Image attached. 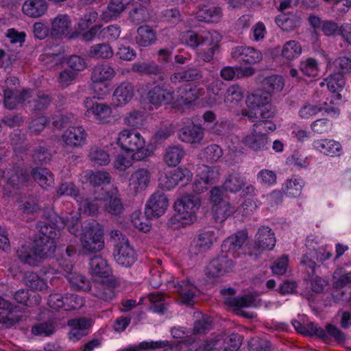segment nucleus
Here are the masks:
<instances>
[{"label": "nucleus", "mask_w": 351, "mask_h": 351, "mask_svg": "<svg viewBox=\"0 0 351 351\" xmlns=\"http://www.w3.org/2000/svg\"><path fill=\"white\" fill-rule=\"evenodd\" d=\"M200 206V199L197 195H187L182 196L174 204L176 214L168 221L170 226L178 228L192 223L196 220V211Z\"/></svg>", "instance_id": "nucleus-1"}, {"label": "nucleus", "mask_w": 351, "mask_h": 351, "mask_svg": "<svg viewBox=\"0 0 351 351\" xmlns=\"http://www.w3.org/2000/svg\"><path fill=\"white\" fill-rule=\"evenodd\" d=\"M117 144L125 152H134L132 156L134 160H143L151 154V152L145 147V139L139 132L134 130L125 129L122 130L119 134Z\"/></svg>", "instance_id": "nucleus-2"}, {"label": "nucleus", "mask_w": 351, "mask_h": 351, "mask_svg": "<svg viewBox=\"0 0 351 351\" xmlns=\"http://www.w3.org/2000/svg\"><path fill=\"white\" fill-rule=\"evenodd\" d=\"M110 235L116 243L113 253L116 262L122 267H131L136 262L137 256L128 238L117 230H112Z\"/></svg>", "instance_id": "nucleus-3"}, {"label": "nucleus", "mask_w": 351, "mask_h": 351, "mask_svg": "<svg viewBox=\"0 0 351 351\" xmlns=\"http://www.w3.org/2000/svg\"><path fill=\"white\" fill-rule=\"evenodd\" d=\"M39 234L36 235L32 243L34 249L43 261L53 256L59 236L56 232L48 231L46 228L40 226Z\"/></svg>", "instance_id": "nucleus-4"}, {"label": "nucleus", "mask_w": 351, "mask_h": 351, "mask_svg": "<svg viewBox=\"0 0 351 351\" xmlns=\"http://www.w3.org/2000/svg\"><path fill=\"white\" fill-rule=\"evenodd\" d=\"M80 240L84 253L100 252L104 247V230L98 223H88L85 226Z\"/></svg>", "instance_id": "nucleus-5"}, {"label": "nucleus", "mask_w": 351, "mask_h": 351, "mask_svg": "<svg viewBox=\"0 0 351 351\" xmlns=\"http://www.w3.org/2000/svg\"><path fill=\"white\" fill-rule=\"evenodd\" d=\"M221 294L224 296V303L230 306L238 307L235 309L237 314L242 315L245 318H252V313L245 311L241 308L256 306V298L252 295H244L243 296L234 297L235 289L233 288L223 289L220 291Z\"/></svg>", "instance_id": "nucleus-6"}, {"label": "nucleus", "mask_w": 351, "mask_h": 351, "mask_svg": "<svg viewBox=\"0 0 351 351\" xmlns=\"http://www.w3.org/2000/svg\"><path fill=\"white\" fill-rule=\"evenodd\" d=\"M147 99L156 107L168 105L174 100L173 90L167 84L155 85L148 90Z\"/></svg>", "instance_id": "nucleus-7"}, {"label": "nucleus", "mask_w": 351, "mask_h": 351, "mask_svg": "<svg viewBox=\"0 0 351 351\" xmlns=\"http://www.w3.org/2000/svg\"><path fill=\"white\" fill-rule=\"evenodd\" d=\"M233 262L228 254L222 253L213 259L206 268V275L210 279L219 278L232 269Z\"/></svg>", "instance_id": "nucleus-8"}, {"label": "nucleus", "mask_w": 351, "mask_h": 351, "mask_svg": "<svg viewBox=\"0 0 351 351\" xmlns=\"http://www.w3.org/2000/svg\"><path fill=\"white\" fill-rule=\"evenodd\" d=\"M41 218L42 220L38 221L36 225L38 231H40V226H42L46 228L48 231H55L56 236H60V230L65 227L64 218L49 208L43 210Z\"/></svg>", "instance_id": "nucleus-9"}, {"label": "nucleus", "mask_w": 351, "mask_h": 351, "mask_svg": "<svg viewBox=\"0 0 351 351\" xmlns=\"http://www.w3.org/2000/svg\"><path fill=\"white\" fill-rule=\"evenodd\" d=\"M169 205L167 196L160 191H156L147 201L145 215L147 219L158 218L162 215Z\"/></svg>", "instance_id": "nucleus-10"}, {"label": "nucleus", "mask_w": 351, "mask_h": 351, "mask_svg": "<svg viewBox=\"0 0 351 351\" xmlns=\"http://www.w3.org/2000/svg\"><path fill=\"white\" fill-rule=\"evenodd\" d=\"M99 190V193L96 199H102L104 202L105 211L114 216L121 215L123 210V204L118 192L105 191L104 188H100Z\"/></svg>", "instance_id": "nucleus-11"}, {"label": "nucleus", "mask_w": 351, "mask_h": 351, "mask_svg": "<svg viewBox=\"0 0 351 351\" xmlns=\"http://www.w3.org/2000/svg\"><path fill=\"white\" fill-rule=\"evenodd\" d=\"M195 118L193 117L191 123L182 128L178 132L179 139L184 143L200 144L204 136V128L201 124L195 123Z\"/></svg>", "instance_id": "nucleus-12"}, {"label": "nucleus", "mask_w": 351, "mask_h": 351, "mask_svg": "<svg viewBox=\"0 0 351 351\" xmlns=\"http://www.w3.org/2000/svg\"><path fill=\"white\" fill-rule=\"evenodd\" d=\"M149 0H132L128 5L130 6L128 20L133 24L138 25L149 19L148 6Z\"/></svg>", "instance_id": "nucleus-13"}, {"label": "nucleus", "mask_w": 351, "mask_h": 351, "mask_svg": "<svg viewBox=\"0 0 351 351\" xmlns=\"http://www.w3.org/2000/svg\"><path fill=\"white\" fill-rule=\"evenodd\" d=\"M308 21L314 29H319L328 37H337L341 35V25L332 20H322L316 15H310Z\"/></svg>", "instance_id": "nucleus-14"}, {"label": "nucleus", "mask_w": 351, "mask_h": 351, "mask_svg": "<svg viewBox=\"0 0 351 351\" xmlns=\"http://www.w3.org/2000/svg\"><path fill=\"white\" fill-rule=\"evenodd\" d=\"M232 57L239 62L252 64L260 62L263 54L254 48L238 46L232 49Z\"/></svg>", "instance_id": "nucleus-15"}, {"label": "nucleus", "mask_w": 351, "mask_h": 351, "mask_svg": "<svg viewBox=\"0 0 351 351\" xmlns=\"http://www.w3.org/2000/svg\"><path fill=\"white\" fill-rule=\"evenodd\" d=\"M16 255L21 263L32 267L38 266L43 261L32 243L23 244L18 247L16 250Z\"/></svg>", "instance_id": "nucleus-16"}, {"label": "nucleus", "mask_w": 351, "mask_h": 351, "mask_svg": "<svg viewBox=\"0 0 351 351\" xmlns=\"http://www.w3.org/2000/svg\"><path fill=\"white\" fill-rule=\"evenodd\" d=\"M48 56L51 58L52 61L54 62L56 64H61L63 62H66L68 66L74 72L83 71L86 67V63L84 59L80 56L72 55L67 58L63 51L49 53Z\"/></svg>", "instance_id": "nucleus-17"}, {"label": "nucleus", "mask_w": 351, "mask_h": 351, "mask_svg": "<svg viewBox=\"0 0 351 351\" xmlns=\"http://www.w3.org/2000/svg\"><path fill=\"white\" fill-rule=\"evenodd\" d=\"M274 232L268 226H262L256 234L254 248L256 250H271L276 245Z\"/></svg>", "instance_id": "nucleus-18"}, {"label": "nucleus", "mask_w": 351, "mask_h": 351, "mask_svg": "<svg viewBox=\"0 0 351 351\" xmlns=\"http://www.w3.org/2000/svg\"><path fill=\"white\" fill-rule=\"evenodd\" d=\"M71 26V21L67 14H58L51 21V36L55 38L66 36Z\"/></svg>", "instance_id": "nucleus-19"}, {"label": "nucleus", "mask_w": 351, "mask_h": 351, "mask_svg": "<svg viewBox=\"0 0 351 351\" xmlns=\"http://www.w3.org/2000/svg\"><path fill=\"white\" fill-rule=\"evenodd\" d=\"M86 136L87 134L83 128L71 127L64 132L62 138L66 145L77 147L85 144Z\"/></svg>", "instance_id": "nucleus-20"}, {"label": "nucleus", "mask_w": 351, "mask_h": 351, "mask_svg": "<svg viewBox=\"0 0 351 351\" xmlns=\"http://www.w3.org/2000/svg\"><path fill=\"white\" fill-rule=\"evenodd\" d=\"M133 72L150 77H158V80H164L162 69L154 62H136L132 66Z\"/></svg>", "instance_id": "nucleus-21"}, {"label": "nucleus", "mask_w": 351, "mask_h": 351, "mask_svg": "<svg viewBox=\"0 0 351 351\" xmlns=\"http://www.w3.org/2000/svg\"><path fill=\"white\" fill-rule=\"evenodd\" d=\"M150 181V174L146 169H139L133 173L129 180V186L135 193L144 191Z\"/></svg>", "instance_id": "nucleus-22"}, {"label": "nucleus", "mask_w": 351, "mask_h": 351, "mask_svg": "<svg viewBox=\"0 0 351 351\" xmlns=\"http://www.w3.org/2000/svg\"><path fill=\"white\" fill-rule=\"evenodd\" d=\"M135 41L140 47H147L151 46L157 40L156 29L147 25H141L136 31Z\"/></svg>", "instance_id": "nucleus-23"}, {"label": "nucleus", "mask_w": 351, "mask_h": 351, "mask_svg": "<svg viewBox=\"0 0 351 351\" xmlns=\"http://www.w3.org/2000/svg\"><path fill=\"white\" fill-rule=\"evenodd\" d=\"M90 273L92 276L108 278L112 273L108 262L100 255H96L90 259Z\"/></svg>", "instance_id": "nucleus-24"}, {"label": "nucleus", "mask_w": 351, "mask_h": 351, "mask_svg": "<svg viewBox=\"0 0 351 351\" xmlns=\"http://www.w3.org/2000/svg\"><path fill=\"white\" fill-rule=\"evenodd\" d=\"M134 87L131 83L124 82L114 90L112 101L117 106H121L128 104L134 96Z\"/></svg>", "instance_id": "nucleus-25"}, {"label": "nucleus", "mask_w": 351, "mask_h": 351, "mask_svg": "<svg viewBox=\"0 0 351 351\" xmlns=\"http://www.w3.org/2000/svg\"><path fill=\"white\" fill-rule=\"evenodd\" d=\"M277 25L284 32H291L300 26L301 17L296 13L281 12L275 19Z\"/></svg>", "instance_id": "nucleus-26"}, {"label": "nucleus", "mask_w": 351, "mask_h": 351, "mask_svg": "<svg viewBox=\"0 0 351 351\" xmlns=\"http://www.w3.org/2000/svg\"><path fill=\"white\" fill-rule=\"evenodd\" d=\"M130 3V0H111L106 9L102 12L101 19L105 21L117 19Z\"/></svg>", "instance_id": "nucleus-27"}, {"label": "nucleus", "mask_w": 351, "mask_h": 351, "mask_svg": "<svg viewBox=\"0 0 351 351\" xmlns=\"http://www.w3.org/2000/svg\"><path fill=\"white\" fill-rule=\"evenodd\" d=\"M209 342H219L212 350L216 351H237L241 345V337L236 333H232L225 339L219 338L208 340Z\"/></svg>", "instance_id": "nucleus-28"}, {"label": "nucleus", "mask_w": 351, "mask_h": 351, "mask_svg": "<svg viewBox=\"0 0 351 351\" xmlns=\"http://www.w3.org/2000/svg\"><path fill=\"white\" fill-rule=\"evenodd\" d=\"M222 16V10L218 6L203 5L199 8L195 17L199 21L217 23Z\"/></svg>", "instance_id": "nucleus-29"}, {"label": "nucleus", "mask_w": 351, "mask_h": 351, "mask_svg": "<svg viewBox=\"0 0 351 351\" xmlns=\"http://www.w3.org/2000/svg\"><path fill=\"white\" fill-rule=\"evenodd\" d=\"M48 4L45 0H26L22 10L25 14L32 18H38L45 14Z\"/></svg>", "instance_id": "nucleus-30"}, {"label": "nucleus", "mask_w": 351, "mask_h": 351, "mask_svg": "<svg viewBox=\"0 0 351 351\" xmlns=\"http://www.w3.org/2000/svg\"><path fill=\"white\" fill-rule=\"evenodd\" d=\"M247 238L244 232H238L235 234L228 237L221 245L222 253L228 254L229 252H234L241 248Z\"/></svg>", "instance_id": "nucleus-31"}, {"label": "nucleus", "mask_w": 351, "mask_h": 351, "mask_svg": "<svg viewBox=\"0 0 351 351\" xmlns=\"http://www.w3.org/2000/svg\"><path fill=\"white\" fill-rule=\"evenodd\" d=\"M213 243L208 232L199 234L197 239H193L189 247V254L191 257L208 250Z\"/></svg>", "instance_id": "nucleus-32"}, {"label": "nucleus", "mask_w": 351, "mask_h": 351, "mask_svg": "<svg viewBox=\"0 0 351 351\" xmlns=\"http://www.w3.org/2000/svg\"><path fill=\"white\" fill-rule=\"evenodd\" d=\"M271 94L264 88L258 89L248 95L246 103L250 108H261L270 103Z\"/></svg>", "instance_id": "nucleus-33"}, {"label": "nucleus", "mask_w": 351, "mask_h": 351, "mask_svg": "<svg viewBox=\"0 0 351 351\" xmlns=\"http://www.w3.org/2000/svg\"><path fill=\"white\" fill-rule=\"evenodd\" d=\"M31 176L33 179L44 189L51 188L53 184V177L51 171L43 167L32 169Z\"/></svg>", "instance_id": "nucleus-34"}, {"label": "nucleus", "mask_w": 351, "mask_h": 351, "mask_svg": "<svg viewBox=\"0 0 351 351\" xmlns=\"http://www.w3.org/2000/svg\"><path fill=\"white\" fill-rule=\"evenodd\" d=\"M184 155L185 152L181 146H169L166 149L164 161L169 167H176L181 162Z\"/></svg>", "instance_id": "nucleus-35"}, {"label": "nucleus", "mask_w": 351, "mask_h": 351, "mask_svg": "<svg viewBox=\"0 0 351 351\" xmlns=\"http://www.w3.org/2000/svg\"><path fill=\"white\" fill-rule=\"evenodd\" d=\"M14 300L19 304L26 306H32L39 304L40 296L34 292H29L27 289H19L14 293Z\"/></svg>", "instance_id": "nucleus-36"}, {"label": "nucleus", "mask_w": 351, "mask_h": 351, "mask_svg": "<svg viewBox=\"0 0 351 351\" xmlns=\"http://www.w3.org/2000/svg\"><path fill=\"white\" fill-rule=\"evenodd\" d=\"M51 102V96L44 91L37 92L34 94L32 100L28 101L30 110L34 112L45 110Z\"/></svg>", "instance_id": "nucleus-37"}, {"label": "nucleus", "mask_w": 351, "mask_h": 351, "mask_svg": "<svg viewBox=\"0 0 351 351\" xmlns=\"http://www.w3.org/2000/svg\"><path fill=\"white\" fill-rule=\"evenodd\" d=\"M114 73L113 69L109 65L100 64L93 68L90 78L94 83H101L111 79Z\"/></svg>", "instance_id": "nucleus-38"}, {"label": "nucleus", "mask_w": 351, "mask_h": 351, "mask_svg": "<svg viewBox=\"0 0 351 351\" xmlns=\"http://www.w3.org/2000/svg\"><path fill=\"white\" fill-rule=\"evenodd\" d=\"M114 54L112 47L108 43L95 44L90 47L88 55L95 59H109Z\"/></svg>", "instance_id": "nucleus-39"}, {"label": "nucleus", "mask_w": 351, "mask_h": 351, "mask_svg": "<svg viewBox=\"0 0 351 351\" xmlns=\"http://www.w3.org/2000/svg\"><path fill=\"white\" fill-rule=\"evenodd\" d=\"M213 216L218 222H222L228 217L231 216L235 211L234 207L232 206L229 201H222L221 204L213 206Z\"/></svg>", "instance_id": "nucleus-40"}, {"label": "nucleus", "mask_w": 351, "mask_h": 351, "mask_svg": "<svg viewBox=\"0 0 351 351\" xmlns=\"http://www.w3.org/2000/svg\"><path fill=\"white\" fill-rule=\"evenodd\" d=\"M245 185V182L241 176L238 173H232L225 180L223 188L226 191L237 193Z\"/></svg>", "instance_id": "nucleus-41"}, {"label": "nucleus", "mask_w": 351, "mask_h": 351, "mask_svg": "<svg viewBox=\"0 0 351 351\" xmlns=\"http://www.w3.org/2000/svg\"><path fill=\"white\" fill-rule=\"evenodd\" d=\"M66 278L73 289L84 291H90L91 290V284L86 276L73 273L67 275Z\"/></svg>", "instance_id": "nucleus-42"}, {"label": "nucleus", "mask_w": 351, "mask_h": 351, "mask_svg": "<svg viewBox=\"0 0 351 351\" xmlns=\"http://www.w3.org/2000/svg\"><path fill=\"white\" fill-rule=\"evenodd\" d=\"M243 143L254 151L263 149L267 144V136L256 134L252 131V134L246 136L243 139Z\"/></svg>", "instance_id": "nucleus-43"}, {"label": "nucleus", "mask_w": 351, "mask_h": 351, "mask_svg": "<svg viewBox=\"0 0 351 351\" xmlns=\"http://www.w3.org/2000/svg\"><path fill=\"white\" fill-rule=\"evenodd\" d=\"M102 26L101 25H95L92 26L88 30L84 32H74L70 36L71 38H80L81 40L85 42H91L96 38L102 39L101 35Z\"/></svg>", "instance_id": "nucleus-44"}, {"label": "nucleus", "mask_w": 351, "mask_h": 351, "mask_svg": "<svg viewBox=\"0 0 351 351\" xmlns=\"http://www.w3.org/2000/svg\"><path fill=\"white\" fill-rule=\"evenodd\" d=\"M317 145L320 152L326 155L330 156L340 155L341 145L339 142L325 139L317 142Z\"/></svg>", "instance_id": "nucleus-45"}, {"label": "nucleus", "mask_w": 351, "mask_h": 351, "mask_svg": "<svg viewBox=\"0 0 351 351\" xmlns=\"http://www.w3.org/2000/svg\"><path fill=\"white\" fill-rule=\"evenodd\" d=\"M110 176L106 171L92 172L88 175V180L90 184L95 189L94 193L99 194L100 186L103 184H108L110 182Z\"/></svg>", "instance_id": "nucleus-46"}, {"label": "nucleus", "mask_w": 351, "mask_h": 351, "mask_svg": "<svg viewBox=\"0 0 351 351\" xmlns=\"http://www.w3.org/2000/svg\"><path fill=\"white\" fill-rule=\"evenodd\" d=\"M23 280L25 285L32 289L43 291L47 288V282L33 271L26 272Z\"/></svg>", "instance_id": "nucleus-47"}, {"label": "nucleus", "mask_w": 351, "mask_h": 351, "mask_svg": "<svg viewBox=\"0 0 351 351\" xmlns=\"http://www.w3.org/2000/svg\"><path fill=\"white\" fill-rule=\"evenodd\" d=\"M88 156L94 165H106L110 162V158L108 153L104 149L96 146L91 147Z\"/></svg>", "instance_id": "nucleus-48"}, {"label": "nucleus", "mask_w": 351, "mask_h": 351, "mask_svg": "<svg viewBox=\"0 0 351 351\" xmlns=\"http://www.w3.org/2000/svg\"><path fill=\"white\" fill-rule=\"evenodd\" d=\"M54 332V322L51 319L36 324L32 327V333L34 335L48 337L53 335Z\"/></svg>", "instance_id": "nucleus-49"}, {"label": "nucleus", "mask_w": 351, "mask_h": 351, "mask_svg": "<svg viewBox=\"0 0 351 351\" xmlns=\"http://www.w3.org/2000/svg\"><path fill=\"white\" fill-rule=\"evenodd\" d=\"M263 88L269 90V93L280 92L284 87V80L280 75H271L265 77L263 81Z\"/></svg>", "instance_id": "nucleus-50"}, {"label": "nucleus", "mask_w": 351, "mask_h": 351, "mask_svg": "<svg viewBox=\"0 0 351 351\" xmlns=\"http://www.w3.org/2000/svg\"><path fill=\"white\" fill-rule=\"evenodd\" d=\"M301 53V45L295 40L287 42L282 50V56L287 60H293L298 57Z\"/></svg>", "instance_id": "nucleus-51"}, {"label": "nucleus", "mask_w": 351, "mask_h": 351, "mask_svg": "<svg viewBox=\"0 0 351 351\" xmlns=\"http://www.w3.org/2000/svg\"><path fill=\"white\" fill-rule=\"evenodd\" d=\"M176 184L184 186L191 180L193 174L185 167H178L169 172Z\"/></svg>", "instance_id": "nucleus-52"}, {"label": "nucleus", "mask_w": 351, "mask_h": 351, "mask_svg": "<svg viewBox=\"0 0 351 351\" xmlns=\"http://www.w3.org/2000/svg\"><path fill=\"white\" fill-rule=\"evenodd\" d=\"M325 81L329 90L339 93L345 86V79L341 73H334L328 77Z\"/></svg>", "instance_id": "nucleus-53"}, {"label": "nucleus", "mask_w": 351, "mask_h": 351, "mask_svg": "<svg viewBox=\"0 0 351 351\" xmlns=\"http://www.w3.org/2000/svg\"><path fill=\"white\" fill-rule=\"evenodd\" d=\"M162 21L171 25H177L182 21L183 17L178 8H170L161 13Z\"/></svg>", "instance_id": "nucleus-54"}, {"label": "nucleus", "mask_w": 351, "mask_h": 351, "mask_svg": "<svg viewBox=\"0 0 351 351\" xmlns=\"http://www.w3.org/2000/svg\"><path fill=\"white\" fill-rule=\"evenodd\" d=\"M304 182L302 180L291 179L286 183L284 191L286 195L292 197L300 195Z\"/></svg>", "instance_id": "nucleus-55"}, {"label": "nucleus", "mask_w": 351, "mask_h": 351, "mask_svg": "<svg viewBox=\"0 0 351 351\" xmlns=\"http://www.w3.org/2000/svg\"><path fill=\"white\" fill-rule=\"evenodd\" d=\"M212 328V319L208 315H202L194 322L193 333L204 334Z\"/></svg>", "instance_id": "nucleus-56"}, {"label": "nucleus", "mask_w": 351, "mask_h": 351, "mask_svg": "<svg viewBox=\"0 0 351 351\" xmlns=\"http://www.w3.org/2000/svg\"><path fill=\"white\" fill-rule=\"evenodd\" d=\"M186 43L192 47H197L199 45H207V42L210 41V37L203 36L195 32H188L184 36Z\"/></svg>", "instance_id": "nucleus-57"}, {"label": "nucleus", "mask_w": 351, "mask_h": 351, "mask_svg": "<svg viewBox=\"0 0 351 351\" xmlns=\"http://www.w3.org/2000/svg\"><path fill=\"white\" fill-rule=\"evenodd\" d=\"M208 47L199 50L197 52V58L199 60H202L204 62H210L213 58L214 53L218 51L219 46L217 43H214L212 38L210 41L207 42Z\"/></svg>", "instance_id": "nucleus-58"}, {"label": "nucleus", "mask_w": 351, "mask_h": 351, "mask_svg": "<svg viewBox=\"0 0 351 351\" xmlns=\"http://www.w3.org/2000/svg\"><path fill=\"white\" fill-rule=\"evenodd\" d=\"M32 159L34 163L43 165L51 160V154L47 147L38 146L34 151Z\"/></svg>", "instance_id": "nucleus-59"}, {"label": "nucleus", "mask_w": 351, "mask_h": 351, "mask_svg": "<svg viewBox=\"0 0 351 351\" xmlns=\"http://www.w3.org/2000/svg\"><path fill=\"white\" fill-rule=\"evenodd\" d=\"M300 71L302 75L308 77L315 76L317 73V63L313 58H308L302 62L300 65Z\"/></svg>", "instance_id": "nucleus-60"}, {"label": "nucleus", "mask_w": 351, "mask_h": 351, "mask_svg": "<svg viewBox=\"0 0 351 351\" xmlns=\"http://www.w3.org/2000/svg\"><path fill=\"white\" fill-rule=\"evenodd\" d=\"M204 158L208 162H213L217 161L223 155L221 148L216 145H210L207 146L203 152Z\"/></svg>", "instance_id": "nucleus-61"}, {"label": "nucleus", "mask_w": 351, "mask_h": 351, "mask_svg": "<svg viewBox=\"0 0 351 351\" xmlns=\"http://www.w3.org/2000/svg\"><path fill=\"white\" fill-rule=\"evenodd\" d=\"M208 90L215 96L216 101H220L226 97V86L221 80H215L208 86Z\"/></svg>", "instance_id": "nucleus-62"}, {"label": "nucleus", "mask_w": 351, "mask_h": 351, "mask_svg": "<svg viewBox=\"0 0 351 351\" xmlns=\"http://www.w3.org/2000/svg\"><path fill=\"white\" fill-rule=\"evenodd\" d=\"M335 66L337 73H341L343 76L351 73V58L347 56H341L335 59L334 62Z\"/></svg>", "instance_id": "nucleus-63"}, {"label": "nucleus", "mask_w": 351, "mask_h": 351, "mask_svg": "<svg viewBox=\"0 0 351 351\" xmlns=\"http://www.w3.org/2000/svg\"><path fill=\"white\" fill-rule=\"evenodd\" d=\"M250 351H269L271 343L269 341L258 338H252L248 341Z\"/></svg>", "instance_id": "nucleus-64"}]
</instances>
